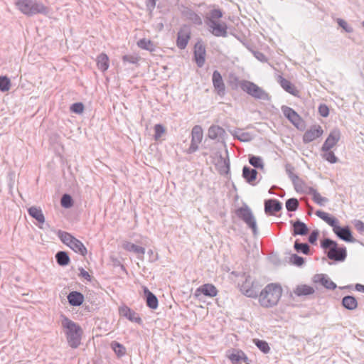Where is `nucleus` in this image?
<instances>
[{"mask_svg": "<svg viewBox=\"0 0 364 364\" xmlns=\"http://www.w3.org/2000/svg\"><path fill=\"white\" fill-rule=\"evenodd\" d=\"M282 294V287L279 284L270 283L258 294L260 305L265 308L277 304Z\"/></svg>", "mask_w": 364, "mask_h": 364, "instance_id": "obj_1", "label": "nucleus"}, {"mask_svg": "<svg viewBox=\"0 0 364 364\" xmlns=\"http://www.w3.org/2000/svg\"><path fill=\"white\" fill-rule=\"evenodd\" d=\"M15 6L23 14L33 16L38 14L47 15L48 7L38 0H16Z\"/></svg>", "mask_w": 364, "mask_h": 364, "instance_id": "obj_2", "label": "nucleus"}, {"mask_svg": "<svg viewBox=\"0 0 364 364\" xmlns=\"http://www.w3.org/2000/svg\"><path fill=\"white\" fill-rule=\"evenodd\" d=\"M62 326L65 328L68 343L72 348H77L80 344L82 329L80 326L66 316L63 317Z\"/></svg>", "mask_w": 364, "mask_h": 364, "instance_id": "obj_3", "label": "nucleus"}, {"mask_svg": "<svg viewBox=\"0 0 364 364\" xmlns=\"http://www.w3.org/2000/svg\"><path fill=\"white\" fill-rule=\"evenodd\" d=\"M321 247L326 250L328 258L331 260L343 262L347 257L346 248L344 246L338 247V243L330 238H324L321 242Z\"/></svg>", "mask_w": 364, "mask_h": 364, "instance_id": "obj_4", "label": "nucleus"}, {"mask_svg": "<svg viewBox=\"0 0 364 364\" xmlns=\"http://www.w3.org/2000/svg\"><path fill=\"white\" fill-rule=\"evenodd\" d=\"M240 87L252 97L262 100H269V94L252 82L242 80L238 82Z\"/></svg>", "mask_w": 364, "mask_h": 364, "instance_id": "obj_5", "label": "nucleus"}, {"mask_svg": "<svg viewBox=\"0 0 364 364\" xmlns=\"http://www.w3.org/2000/svg\"><path fill=\"white\" fill-rule=\"evenodd\" d=\"M237 216L245 223V224L252 230L254 235H257L258 229L256 219L251 210L247 206L245 205L237 209L235 212Z\"/></svg>", "mask_w": 364, "mask_h": 364, "instance_id": "obj_6", "label": "nucleus"}, {"mask_svg": "<svg viewBox=\"0 0 364 364\" xmlns=\"http://www.w3.org/2000/svg\"><path fill=\"white\" fill-rule=\"evenodd\" d=\"M245 281L240 284L241 292L247 297L257 298L260 289V284L250 275L245 276Z\"/></svg>", "mask_w": 364, "mask_h": 364, "instance_id": "obj_7", "label": "nucleus"}, {"mask_svg": "<svg viewBox=\"0 0 364 364\" xmlns=\"http://www.w3.org/2000/svg\"><path fill=\"white\" fill-rule=\"evenodd\" d=\"M282 111L284 117L298 129L302 130L304 129V120L292 108L283 105L282 107Z\"/></svg>", "mask_w": 364, "mask_h": 364, "instance_id": "obj_8", "label": "nucleus"}, {"mask_svg": "<svg viewBox=\"0 0 364 364\" xmlns=\"http://www.w3.org/2000/svg\"><path fill=\"white\" fill-rule=\"evenodd\" d=\"M203 136V129L200 125H195L191 131V141L189 148L187 150L188 154H193L198 150V145L202 141Z\"/></svg>", "mask_w": 364, "mask_h": 364, "instance_id": "obj_9", "label": "nucleus"}, {"mask_svg": "<svg viewBox=\"0 0 364 364\" xmlns=\"http://www.w3.org/2000/svg\"><path fill=\"white\" fill-rule=\"evenodd\" d=\"M323 134L322 127L318 124H314L310 127L303 135V142L309 144L314 140L321 137Z\"/></svg>", "mask_w": 364, "mask_h": 364, "instance_id": "obj_10", "label": "nucleus"}, {"mask_svg": "<svg viewBox=\"0 0 364 364\" xmlns=\"http://www.w3.org/2000/svg\"><path fill=\"white\" fill-rule=\"evenodd\" d=\"M209 28V31L216 37H227L228 36V26L225 22L219 23L218 21H211L207 23Z\"/></svg>", "mask_w": 364, "mask_h": 364, "instance_id": "obj_11", "label": "nucleus"}, {"mask_svg": "<svg viewBox=\"0 0 364 364\" xmlns=\"http://www.w3.org/2000/svg\"><path fill=\"white\" fill-rule=\"evenodd\" d=\"M333 231L340 240H342L346 242H356V240L353 237L351 230L348 225L341 227L339 225H338Z\"/></svg>", "mask_w": 364, "mask_h": 364, "instance_id": "obj_12", "label": "nucleus"}, {"mask_svg": "<svg viewBox=\"0 0 364 364\" xmlns=\"http://www.w3.org/2000/svg\"><path fill=\"white\" fill-rule=\"evenodd\" d=\"M205 47L201 41H198L194 46V58L199 68L203 66L205 61Z\"/></svg>", "mask_w": 364, "mask_h": 364, "instance_id": "obj_13", "label": "nucleus"}, {"mask_svg": "<svg viewBox=\"0 0 364 364\" xmlns=\"http://www.w3.org/2000/svg\"><path fill=\"white\" fill-rule=\"evenodd\" d=\"M341 138V132L339 129H333L327 139L324 141L322 145L321 151H329L331 150L340 140Z\"/></svg>", "mask_w": 364, "mask_h": 364, "instance_id": "obj_14", "label": "nucleus"}, {"mask_svg": "<svg viewBox=\"0 0 364 364\" xmlns=\"http://www.w3.org/2000/svg\"><path fill=\"white\" fill-rule=\"evenodd\" d=\"M212 81L214 89L217 92V94L221 97L224 96L225 94V86L222 75L219 71L215 70L213 72Z\"/></svg>", "mask_w": 364, "mask_h": 364, "instance_id": "obj_15", "label": "nucleus"}, {"mask_svg": "<svg viewBox=\"0 0 364 364\" xmlns=\"http://www.w3.org/2000/svg\"><path fill=\"white\" fill-rule=\"evenodd\" d=\"M282 208V203L277 199H267L264 200V212L269 215H274Z\"/></svg>", "mask_w": 364, "mask_h": 364, "instance_id": "obj_16", "label": "nucleus"}, {"mask_svg": "<svg viewBox=\"0 0 364 364\" xmlns=\"http://www.w3.org/2000/svg\"><path fill=\"white\" fill-rule=\"evenodd\" d=\"M119 314L122 316L127 318L130 321L135 322L139 324L141 323L142 322V320L140 318L139 315L134 310L129 308L128 306H124L120 307Z\"/></svg>", "mask_w": 364, "mask_h": 364, "instance_id": "obj_17", "label": "nucleus"}, {"mask_svg": "<svg viewBox=\"0 0 364 364\" xmlns=\"http://www.w3.org/2000/svg\"><path fill=\"white\" fill-rule=\"evenodd\" d=\"M199 294H203L205 296L214 297L218 294V290L213 284H205L196 290V295L198 296Z\"/></svg>", "mask_w": 364, "mask_h": 364, "instance_id": "obj_18", "label": "nucleus"}, {"mask_svg": "<svg viewBox=\"0 0 364 364\" xmlns=\"http://www.w3.org/2000/svg\"><path fill=\"white\" fill-rule=\"evenodd\" d=\"M122 247L128 252H132L137 255V257L139 259H144V255L145 254V248L136 245L130 242L125 241L122 243Z\"/></svg>", "mask_w": 364, "mask_h": 364, "instance_id": "obj_19", "label": "nucleus"}, {"mask_svg": "<svg viewBox=\"0 0 364 364\" xmlns=\"http://www.w3.org/2000/svg\"><path fill=\"white\" fill-rule=\"evenodd\" d=\"M228 358L232 364H242V363H247L248 360V358L243 351L236 349H234L232 353L228 355Z\"/></svg>", "mask_w": 364, "mask_h": 364, "instance_id": "obj_20", "label": "nucleus"}, {"mask_svg": "<svg viewBox=\"0 0 364 364\" xmlns=\"http://www.w3.org/2000/svg\"><path fill=\"white\" fill-rule=\"evenodd\" d=\"M143 291L146 306L151 309H156L159 306V301L156 295L150 291L146 287H144Z\"/></svg>", "mask_w": 364, "mask_h": 364, "instance_id": "obj_21", "label": "nucleus"}, {"mask_svg": "<svg viewBox=\"0 0 364 364\" xmlns=\"http://www.w3.org/2000/svg\"><path fill=\"white\" fill-rule=\"evenodd\" d=\"M290 223L293 227L292 235L294 236L306 235L308 233L309 228L307 225L300 220L298 219L296 221L291 220Z\"/></svg>", "mask_w": 364, "mask_h": 364, "instance_id": "obj_22", "label": "nucleus"}, {"mask_svg": "<svg viewBox=\"0 0 364 364\" xmlns=\"http://www.w3.org/2000/svg\"><path fill=\"white\" fill-rule=\"evenodd\" d=\"M315 214L325 221L328 225L332 227L333 230L339 224V221L337 218L324 211L318 210L316 211Z\"/></svg>", "mask_w": 364, "mask_h": 364, "instance_id": "obj_23", "label": "nucleus"}, {"mask_svg": "<svg viewBox=\"0 0 364 364\" xmlns=\"http://www.w3.org/2000/svg\"><path fill=\"white\" fill-rule=\"evenodd\" d=\"M225 134L226 133L225 129L218 125L210 126L208 131V137L214 140L217 139L218 141H219L220 139H223Z\"/></svg>", "mask_w": 364, "mask_h": 364, "instance_id": "obj_24", "label": "nucleus"}, {"mask_svg": "<svg viewBox=\"0 0 364 364\" xmlns=\"http://www.w3.org/2000/svg\"><path fill=\"white\" fill-rule=\"evenodd\" d=\"M67 298L69 304L73 306H80L84 301V295L77 291H70Z\"/></svg>", "mask_w": 364, "mask_h": 364, "instance_id": "obj_25", "label": "nucleus"}, {"mask_svg": "<svg viewBox=\"0 0 364 364\" xmlns=\"http://www.w3.org/2000/svg\"><path fill=\"white\" fill-rule=\"evenodd\" d=\"M315 278H318L315 282H318L327 289L333 290L337 287L336 284L326 274H316Z\"/></svg>", "mask_w": 364, "mask_h": 364, "instance_id": "obj_26", "label": "nucleus"}, {"mask_svg": "<svg viewBox=\"0 0 364 364\" xmlns=\"http://www.w3.org/2000/svg\"><path fill=\"white\" fill-rule=\"evenodd\" d=\"M257 176V171L255 168H252L245 166L242 168V177L250 184H252Z\"/></svg>", "mask_w": 364, "mask_h": 364, "instance_id": "obj_27", "label": "nucleus"}, {"mask_svg": "<svg viewBox=\"0 0 364 364\" xmlns=\"http://www.w3.org/2000/svg\"><path fill=\"white\" fill-rule=\"evenodd\" d=\"M190 38V33L181 30L177 35L176 45L180 49H185Z\"/></svg>", "mask_w": 364, "mask_h": 364, "instance_id": "obj_28", "label": "nucleus"}, {"mask_svg": "<svg viewBox=\"0 0 364 364\" xmlns=\"http://www.w3.org/2000/svg\"><path fill=\"white\" fill-rule=\"evenodd\" d=\"M278 82L280 84L281 87L287 92L296 95L298 91L295 88V87L291 84V82L284 78L282 76L279 75L278 77Z\"/></svg>", "mask_w": 364, "mask_h": 364, "instance_id": "obj_29", "label": "nucleus"}, {"mask_svg": "<svg viewBox=\"0 0 364 364\" xmlns=\"http://www.w3.org/2000/svg\"><path fill=\"white\" fill-rule=\"evenodd\" d=\"M183 16L196 25H201L202 19L199 15L190 9H186L183 11Z\"/></svg>", "mask_w": 364, "mask_h": 364, "instance_id": "obj_30", "label": "nucleus"}, {"mask_svg": "<svg viewBox=\"0 0 364 364\" xmlns=\"http://www.w3.org/2000/svg\"><path fill=\"white\" fill-rule=\"evenodd\" d=\"M314 291V289L312 287L306 284L298 285L294 290V293L297 296H309L313 294Z\"/></svg>", "mask_w": 364, "mask_h": 364, "instance_id": "obj_31", "label": "nucleus"}, {"mask_svg": "<svg viewBox=\"0 0 364 364\" xmlns=\"http://www.w3.org/2000/svg\"><path fill=\"white\" fill-rule=\"evenodd\" d=\"M69 247L75 252L78 253L82 256H85L87 255V248L85 247L83 243L77 238H75L73 240Z\"/></svg>", "mask_w": 364, "mask_h": 364, "instance_id": "obj_32", "label": "nucleus"}, {"mask_svg": "<svg viewBox=\"0 0 364 364\" xmlns=\"http://www.w3.org/2000/svg\"><path fill=\"white\" fill-rule=\"evenodd\" d=\"M342 305L348 310H354L358 306V301L353 296H346L342 299Z\"/></svg>", "mask_w": 364, "mask_h": 364, "instance_id": "obj_33", "label": "nucleus"}, {"mask_svg": "<svg viewBox=\"0 0 364 364\" xmlns=\"http://www.w3.org/2000/svg\"><path fill=\"white\" fill-rule=\"evenodd\" d=\"M28 212L29 215L35 218L38 223H43L45 222V217L40 208L32 206L28 208Z\"/></svg>", "mask_w": 364, "mask_h": 364, "instance_id": "obj_34", "label": "nucleus"}, {"mask_svg": "<svg viewBox=\"0 0 364 364\" xmlns=\"http://www.w3.org/2000/svg\"><path fill=\"white\" fill-rule=\"evenodd\" d=\"M232 135L242 142H248L252 141L253 139V136L250 133L242 132V130L239 129L232 132Z\"/></svg>", "mask_w": 364, "mask_h": 364, "instance_id": "obj_35", "label": "nucleus"}, {"mask_svg": "<svg viewBox=\"0 0 364 364\" xmlns=\"http://www.w3.org/2000/svg\"><path fill=\"white\" fill-rule=\"evenodd\" d=\"M97 68L102 72L106 71L109 68V58L105 53L100 54L97 58Z\"/></svg>", "mask_w": 364, "mask_h": 364, "instance_id": "obj_36", "label": "nucleus"}, {"mask_svg": "<svg viewBox=\"0 0 364 364\" xmlns=\"http://www.w3.org/2000/svg\"><path fill=\"white\" fill-rule=\"evenodd\" d=\"M217 166L220 174H227L230 171L229 159H225L222 156L220 157Z\"/></svg>", "mask_w": 364, "mask_h": 364, "instance_id": "obj_37", "label": "nucleus"}, {"mask_svg": "<svg viewBox=\"0 0 364 364\" xmlns=\"http://www.w3.org/2000/svg\"><path fill=\"white\" fill-rule=\"evenodd\" d=\"M55 259L60 266H66L70 262V257L65 251H59L55 255Z\"/></svg>", "mask_w": 364, "mask_h": 364, "instance_id": "obj_38", "label": "nucleus"}, {"mask_svg": "<svg viewBox=\"0 0 364 364\" xmlns=\"http://www.w3.org/2000/svg\"><path fill=\"white\" fill-rule=\"evenodd\" d=\"M137 46L140 48L146 50H149L150 52H153L156 49V46L154 44V43L151 41L146 39V38L140 39L137 42Z\"/></svg>", "mask_w": 364, "mask_h": 364, "instance_id": "obj_39", "label": "nucleus"}, {"mask_svg": "<svg viewBox=\"0 0 364 364\" xmlns=\"http://www.w3.org/2000/svg\"><path fill=\"white\" fill-rule=\"evenodd\" d=\"M249 163L255 168L263 169L264 168V162L260 156L250 155L249 156Z\"/></svg>", "mask_w": 364, "mask_h": 364, "instance_id": "obj_40", "label": "nucleus"}, {"mask_svg": "<svg viewBox=\"0 0 364 364\" xmlns=\"http://www.w3.org/2000/svg\"><path fill=\"white\" fill-rule=\"evenodd\" d=\"M58 235L60 240L68 247L70 245L73 240L75 238L71 234L62 230H58Z\"/></svg>", "mask_w": 364, "mask_h": 364, "instance_id": "obj_41", "label": "nucleus"}, {"mask_svg": "<svg viewBox=\"0 0 364 364\" xmlns=\"http://www.w3.org/2000/svg\"><path fill=\"white\" fill-rule=\"evenodd\" d=\"M294 248L297 252H302L304 255H309L310 252V247L307 243L299 242L296 240L294 245Z\"/></svg>", "mask_w": 364, "mask_h": 364, "instance_id": "obj_42", "label": "nucleus"}, {"mask_svg": "<svg viewBox=\"0 0 364 364\" xmlns=\"http://www.w3.org/2000/svg\"><path fill=\"white\" fill-rule=\"evenodd\" d=\"M111 347L114 353L119 357L124 355L126 353L125 347L117 341H113L111 343Z\"/></svg>", "mask_w": 364, "mask_h": 364, "instance_id": "obj_43", "label": "nucleus"}, {"mask_svg": "<svg viewBox=\"0 0 364 364\" xmlns=\"http://www.w3.org/2000/svg\"><path fill=\"white\" fill-rule=\"evenodd\" d=\"M299 205V200L295 198H291L286 201V208L289 212L296 211Z\"/></svg>", "mask_w": 364, "mask_h": 364, "instance_id": "obj_44", "label": "nucleus"}, {"mask_svg": "<svg viewBox=\"0 0 364 364\" xmlns=\"http://www.w3.org/2000/svg\"><path fill=\"white\" fill-rule=\"evenodd\" d=\"M254 343L256 346L264 353H268L270 350V348L265 341L255 339Z\"/></svg>", "mask_w": 364, "mask_h": 364, "instance_id": "obj_45", "label": "nucleus"}, {"mask_svg": "<svg viewBox=\"0 0 364 364\" xmlns=\"http://www.w3.org/2000/svg\"><path fill=\"white\" fill-rule=\"evenodd\" d=\"M222 17L223 13L220 9H213L210 11L207 23H211V21H217V19H219Z\"/></svg>", "mask_w": 364, "mask_h": 364, "instance_id": "obj_46", "label": "nucleus"}, {"mask_svg": "<svg viewBox=\"0 0 364 364\" xmlns=\"http://www.w3.org/2000/svg\"><path fill=\"white\" fill-rule=\"evenodd\" d=\"M323 154H322V158L331 164H335L338 161V159L334 153L329 151H322Z\"/></svg>", "mask_w": 364, "mask_h": 364, "instance_id": "obj_47", "label": "nucleus"}, {"mask_svg": "<svg viewBox=\"0 0 364 364\" xmlns=\"http://www.w3.org/2000/svg\"><path fill=\"white\" fill-rule=\"evenodd\" d=\"M60 203L62 207L65 208H70L73 205V200L69 194H64L61 197Z\"/></svg>", "mask_w": 364, "mask_h": 364, "instance_id": "obj_48", "label": "nucleus"}, {"mask_svg": "<svg viewBox=\"0 0 364 364\" xmlns=\"http://www.w3.org/2000/svg\"><path fill=\"white\" fill-rule=\"evenodd\" d=\"M11 81L6 76L0 77V91L6 92L10 89Z\"/></svg>", "mask_w": 364, "mask_h": 364, "instance_id": "obj_49", "label": "nucleus"}, {"mask_svg": "<svg viewBox=\"0 0 364 364\" xmlns=\"http://www.w3.org/2000/svg\"><path fill=\"white\" fill-rule=\"evenodd\" d=\"M285 170L289 178L291 179V181H294L295 179H296L299 177L296 174L294 173V167L291 164H287L285 165Z\"/></svg>", "mask_w": 364, "mask_h": 364, "instance_id": "obj_50", "label": "nucleus"}, {"mask_svg": "<svg viewBox=\"0 0 364 364\" xmlns=\"http://www.w3.org/2000/svg\"><path fill=\"white\" fill-rule=\"evenodd\" d=\"M290 262L293 264L300 267L304 263V259L296 254H293L290 257Z\"/></svg>", "mask_w": 364, "mask_h": 364, "instance_id": "obj_51", "label": "nucleus"}, {"mask_svg": "<svg viewBox=\"0 0 364 364\" xmlns=\"http://www.w3.org/2000/svg\"><path fill=\"white\" fill-rule=\"evenodd\" d=\"M154 139L158 140L161 138V135L165 132L164 127L161 124H157L154 126Z\"/></svg>", "mask_w": 364, "mask_h": 364, "instance_id": "obj_52", "label": "nucleus"}, {"mask_svg": "<svg viewBox=\"0 0 364 364\" xmlns=\"http://www.w3.org/2000/svg\"><path fill=\"white\" fill-rule=\"evenodd\" d=\"M292 183L296 192H304L305 183L301 178L298 177Z\"/></svg>", "mask_w": 364, "mask_h": 364, "instance_id": "obj_53", "label": "nucleus"}, {"mask_svg": "<svg viewBox=\"0 0 364 364\" xmlns=\"http://www.w3.org/2000/svg\"><path fill=\"white\" fill-rule=\"evenodd\" d=\"M313 200L321 206H323L328 201L327 198L322 197L318 192L313 197Z\"/></svg>", "mask_w": 364, "mask_h": 364, "instance_id": "obj_54", "label": "nucleus"}, {"mask_svg": "<svg viewBox=\"0 0 364 364\" xmlns=\"http://www.w3.org/2000/svg\"><path fill=\"white\" fill-rule=\"evenodd\" d=\"M84 110V105L82 102H75L70 107V111L75 114H81Z\"/></svg>", "mask_w": 364, "mask_h": 364, "instance_id": "obj_55", "label": "nucleus"}, {"mask_svg": "<svg viewBox=\"0 0 364 364\" xmlns=\"http://www.w3.org/2000/svg\"><path fill=\"white\" fill-rule=\"evenodd\" d=\"M122 60L132 64H136L139 61V58L132 55H125L122 57Z\"/></svg>", "mask_w": 364, "mask_h": 364, "instance_id": "obj_56", "label": "nucleus"}, {"mask_svg": "<svg viewBox=\"0 0 364 364\" xmlns=\"http://www.w3.org/2000/svg\"><path fill=\"white\" fill-rule=\"evenodd\" d=\"M318 113L323 117H328L329 114V109L325 104H321L318 107Z\"/></svg>", "mask_w": 364, "mask_h": 364, "instance_id": "obj_57", "label": "nucleus"}, {"mask_svg": "<svg viewBox=\"0 0 364 364\" xmlns=\"http://www.w3.org/2000/svg\"><path fill=\"white\" fill-rule=\"evenodd\" d=\"M355 229L360 233L364 232V223L360 220H355L353 222Z\"/></svg>", "mask_w": 364, "mask_h": 364, "instance_id": "obj_58", "label": "nucleus"}, {"mask_svg": "<svg viewBox=\"0 0 364 364\" xmlns=\"http://www.w3.org/2000/svg\"><path fill=\"white\" fill-rule=\"evenodd\" d=\"M318 231L317 230H313L311 234L309 235V242L311 243V244H314L316 243V240H317V238H318Z\"/></svg>", "mask_w": 364, "mask_h": 364, "instance_id": "obj_59", "label": "nucleus"}, {"mask_svg": "<svg viewBox=\"0 0 364 364\" xmlns=\"http://www.w3.org/2000/svg\"><path fill=\"white\" fill-rule=\"evenodd\" d=\"M79 275L80 277L85 279L88 282H90L92 280V277L90 276V274L87 271H85L82 267L79 268Z\"/></svg>", "mask_w": 364, "mask_h": 364, "instance_id": "obj_60", "label": "nucleus"}, {"mask_svg": "<svg viewBox=\"0 0 364 364\" xmlns=\"http://www.w3.org/2000/svg\"><path fill=\"white\" fill-rule=\"evenodd\" d=\"M254 56L260 62H266L267 60V57L261 52H254Z\"/></svg>", "mask_w": 364, "mask_h": 364, "instance_id": "obj_61", "label": "nucleus"}, {"mask_svg": "<svg viewBox=\"0 0 364 364\" xmlns=\"http://www.w3.org/2000/svg\"><path fill=\"white\" fill-rule=\"evenodd\" d=\"M338 24L341 27H342L346 31L350 33L352 31V29L348 26L347 23L343 19H338Z\"/></svg>", "mask_w": 364, "mask_h": 364, "instance_id": "obj_62", "label": "nucleus"}, {"mask_svg": "<svg viewBox=\"0 0 364 364\" xmlns=\"http://www.w3.org/2000/svg\"><path fill=\"white\" fill-rule=\"evenodd\" d=\"M306 191H304L306 193L312 196V198L318 193V191L313 187H306Z\"/></svg>", "mask_w": 364, "mask_h": 364, "instance_id": "obj_63", "label": "nucleus"}, {"mask_svg": "<svg viewBox=\"0 0 364 364\" xmlns=\"http://www.w3.org/2000/svg\"><path fill=\"white\" fill-rule=\"evenodd\" d=\"M148 254L150 257V260L151 262L156 261L157 259V254L154 255L152 250H149Z\"/></svg>", "mask_w": 364, "mask_h": 364, "instance_id": "obj_64", "label": "nucleus"}]
</instances>
